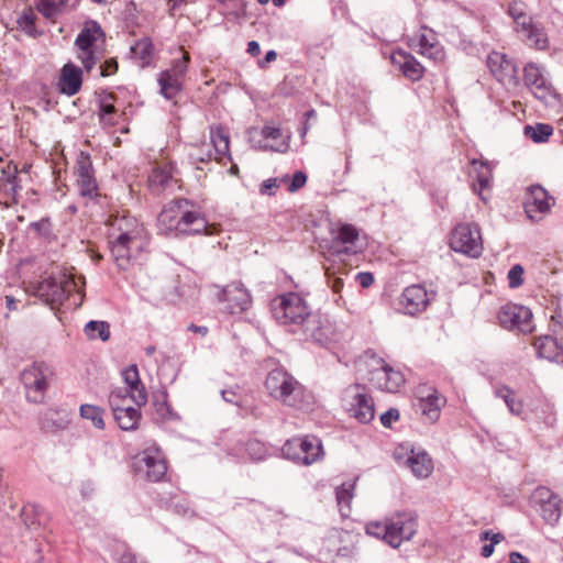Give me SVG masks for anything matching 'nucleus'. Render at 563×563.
<instances>
[{
	"label": "nucleus",
	"mask_w": 563,
	"mask_h": 563,
	"mask_svg": "<svg viewBox=\"0 0 563 563\" xmlns=\"http://www.w3.org/2000/svg\"><path fill=\"white\" fill-rule=\"evenodd\" d=\"M282 454L285 459L300 465H311L323 455L321 440L313 435L305 438H292L282 446Z\"/></svg>",
	"instance_id": "obj_8"
},
{
	"label": "nucleus",
	"mask_w": 563,
	"mask_h": 563,
	"mask_svg": "<svg viewBox=\"0 0 563 563\" xmlns=\"http://www.w3.org/2000/svg\"><path fill=\"white\" fill-rule=\"evenodd\" d=\"M419 52L420 54L428 56L434 60L440 59L443 56L442 49L434 46L433 43L428 38L426 34L419 37Z\"/></svg>",
	"instance_id": "obj_45"
},
{
	"label": "nucleus",
	"mask_w": 563,
	"mask_h": 563,
	"mask_svg": "<svg viewBox=\"0 0 563 563\" xmlns=\"http://www.w3.org/2000/svg\"><path fill=\"white\" fill-rule=\"evenodd\" d=\"M30 227L41 236H47L49 234V221L47 219L32 222Z\"/></svg>",
	"instance_id": "obj_58"
},
{
	"label": "nucleus",
	"mask_w": 563,
	"mask_h": 563,
	"mask_svg": "<svg viewBox=\"0 0 563 563\" xmlns=\"http://www.w3.org/2000/svg\"><path fill=\"white\" fill-rule=\"evenodd\" d=\"M180 235H211L217 231V227L209 224L202 217L200 208L196 202L186 198H180Z\"/></svg>",
	"instance_id": "obj_11"
},
{
	"label": "nucleus",
	"mask_w": 563,
	"mask_h": 563,
	"mask_svg": "<svg viewBox=\"0 0 563 563\" xmlns=\"http://www.w3.org/2000/svg\"><path fill=\"white\" fill-rule=\"evenodd\" d=\"M220 300L225 302V310L235 314L245 311L252 302L249 290L242 283L235 282L222 288Z\"/></svg>",
	"instance_id": "obj_20"
},
{
	"label": "nucleus",
	"mask_w": 563,
	"mask_h": 563,
	"mask_svg": "<svg viewBox=\"0 0 563 563\" xmlns=\"http://www.w3.org/2000/svg\"><path fill=\"white\" fill-rule=\"evenodd\" d=\"M146 232H109L108 244L111 257L119 269H126L131 260L141 253L146 244Z\"/></svg>",
	"instance_id": "obj_4"
},
{
	"label": "nucleus",
	"mask_w": 563,
	"mask_h": 563,
	"mask_svg": "<svg viewBox=\"0 0 563 563\" xmlns=\"http://www.w3.org/2000/svg\"><path fill=\"white\" fill-rule=\"evenodd\" d=\"M327 284L332 289L334 294H340L342 290L344 283L343 279L339 276H335L329 268L325 271Z\"/></svg>",
	"instance_id": "obj_53"
},
{
	"label": "nucleus",
	"mask_w": 563,
	"mask_h": 563,
	"mask_svg": "<svg viewBox=\"0 0 563 563\" xmlns=\"http://www.w3.org/2000/svg\"><path fill=\"white\" fill-rule=\"evenodd\" d=\"M210 139L214 147L217 157L221 162L224 157H230V140L229 134L221 125L210 128Z\"/></svg>",
	"instance_id": "obj_33"
},
{
	"label": "nucleus",
	"mask_w": 563,
	"mask_h": 563,
	"mask_svg": "<svg viewBox=\"0 0 563 563\" xmlns=\"http://www.w3.org/2000/svg\"><path fill=\"white\" fill-rule=\"evenodd\" d=\"M76 169L80 195L97 203H101V200L106 197L99 192L90 157L81 154L77 161Z\"/></svg>",
	"instance_id": "obj_17"
},
{
	"label": "nucleus",
	"mask_w": 563,
	"mask_h": 563,
	"mask_svg": "<svg viewBox=\"0 0 563 563\" xmlns=\"http://www.w3.org/2000/svg\"><path fill=\"white\" fill-rule=\"evenodd\" d=\"M504 539H505V537L501 533H499V532L493 534L492 538H490V543L489 544H485L482 548V552H481L482 556L483 558H489L494 553L495 544H498Z\"/></svg>",
	"instance_id": "obj_55"
},
{
	"label": "nucleus",
	"mask_w": 563,
	"mask_h": 563,
	"mask_svg": "<svg viewBox=\"0 0 563 563\" xmlns=\"http://www.w3.org/2000/svg\"><path fill=\"white\" fill-rule=\"evenodd\" d=\"M66 0H38L36 9L46 18L55 19L63 13Z\"/></svg>",
	"instance_id": "obj_42"
},
{
	"label": "nucleus",
	"mask_w": 563,
	"mask_h": 563,
	"mask_svg": "<svg viewBox=\"0 0 563 563\" xmlns=\"http://www.w3.org/2000/svg\"><path fill=\"white\" fill-rule=\"evenodd\" d=\"M112 412L114 420L121 430L133 431L139 428L142 417L140 409L128 405L124 407H117Z\"/></svg>",
	"instance_id": "obj_32"
},
{
	"label": "nucleus",
	"mask_w": 563,
	"mask_h": 563,
	"mask_svg": "<svg viewBox=\"0 0 563 563\" xmlns=\"http://www.w3.org/2000/svg\"><path fill=\"white\" fill-rule=\"evenodd\" d=\"M508 563H529L528 558L522 555L519 552H511L509 554V562Z\"/></svg>",
	"instance_id": "obj_64"
},
{
	"label": "nucleus",
	"mask_w": 563,
	"mask_h": 563,
	"mask_svg": "<svg viewBox=\"0 0 563 563\" xmlns=\"http://www.w3.org/2000/svg\"><path fill=\"white\" fill-rule=\"evenodd\" d=\"M133 57L137 58L142 66L150 64L153 44L150 38H142L131 46Z\"/></svg>",
	"instance_id": "obj_43"
},
{
	"label": "nucleus",
	"mask_w": 563,
	"mask_h": 563,
	"mask_svg": "<svg viewBox=\"0 0 563 563\" xmlns=\"http://www.w3.org/2000/svg\"><path fill=\"white\" fill-rule=\"evenodd\" d=\"M418 528L417 514L411 510L396 511L382 521H371L365 531L383 540L391 548H399L402 542L409 541Z\"/></svg>",
	"instance_id": "obj_2"
},
{
	"label": "nucleus",
	"mask_w": 563,
	"mask_h": 563,
	"mask_svg": "<svg viewBox=\"0 0 563 563\" xmlns=\"http://www.w3.org/2000/svg\"><path fill=\"white\" fill-rule=\"evenodd\" d=\"M487 67L503 86L507 88L518 87L517 65L505 54L499 52L490 53L487 57Z\"/></svg>",
	"instance_id": "obj_16"
},
{
	"label": "nucleus",
	"mask_w": 563,
	"mask_h": 563,
	"mask_svg": "<svg viewBox=\"0 0 563 563\" xmlns=\"http://www.w3.org/2000/svg\"><path fill=\"white\" fill-rule=\"evenodd\" d=\"M307 181V176L303 172H296L292 176L291 183L289 185V191H297L301 187L305 186Z\"/></svg>",
	"instance_id": "obj_57"
},
{
	"label": "nucleus",
	"mask_w": 563,
	"mask_h": 563,
	"mask_svg": "<svg viewBox=\"0 0 563 563\" xmlns=\"http://www.w3.org/2000/svg\"><path fill=\"white\" fill-rule=\"evenodd\" d=\"M277 188L276 179H267L261 186V192L272 195L274 194V189Z\"/></svg>",
	"instance_id": "obj_62"
},
{
	"label": "nucleus",
	"mask_w": 563,
	"mask_h": 563,
	"mask_svg": "<svg viewBox=\"0 0 563 563\" xmlns=\"http://www.w3.org/2000/svg\"><path fill=\"white\" fill-rule=\"evenodd\" d=\"M355 483H343L335 489V497L338 500V504L340 506L345 505L350 506V503L353 498V489H354Z\"/></svg>",
	"instance_id": "obj_48"
},
{
	"label": "nucleus",
	"mask_w": 563,
	"mask_h": 563,
	"mask_svg": "<svg viewBox=\"0 0 563 563\" xmlns=\"http://www.w3.org/2000/svg\"><path fill=\"white\" fill-rule=\"evenodd\" d=\"M229 454L240 459H249L252 462H261L268 456V449L262 441L250 438L236 442L230 449Z\"/></svg>",
	"instance_id": "obj_24"
},
{
	"label": "nucleus",
	"mask_w": 563,
	"mask_h": 563,
	"mask_svg": "<svg viewBox=\"0 0 563 563\" xmlns=\"http://www.w3.org/2000/svg\"><path fill=\"white\" fill-rule=\"evenodd\" d=\"M358 239V232L352 224H343L339 228L334 242L353 244Z\"/></svg>",
	"instance_id": "obj_46"
},
{
	"label": "nucleus",
	"mask_w": 563,
	"mask_h": 563,
	"mask_svg": "<svg viewBox=\"0 0 563 563\" xmlns=\"http://www.w3.org/2000/svg\"><path fill=\"white\" fill-rule=\"evenodd\" d=\"M516 31L528 45L538 49H544L548 46V37L541 26L533 23L532 18L527 12L519 19H515Z\"/></svg>",
	"instance_id": "obj_22"
},
{
	"label": "nucleus",
	"mask_w": 563,
	"mask_h": 563,
	"mask_svg": "<svg viewBox=\"0 0 563 563\" xmlns=\"http://www.w3.org/2000/svg\"><path fill=\"white\" fill-rule=\"evenodd\" d=\"M494 395L504 400L511 415L519 417L523 413V401L518 399L515 390L507 385L496 386Z\"/></svg>",
	"instance_id": "obj_36"
},
{
	"label": "nucleus",
	"mask_w": 563,
	"mask_h": 563,
	"mask_svg": "<svg viewBox=\"0 0 563 563\" xmlns=\"http://www.w3.org/2000/svg\"><path fill=\"white\" fill-rule=\"evenodd\" d=\"M189 60V55L184 54L180 58L173 62L169 69L159 74L157 81L164 98L172 100L183 90Z\"/></svg>",
	"instance_id": "obj_13"
},
{
	"label": "nucleus",
	"mask_w": 563,
	"mask_h": 563,
	"mask_svg": "<svg viewBox=\"0 0 563 563\" xmlns=\"http://www.w3.org/2000/svg\"><path fill=\"white\" fill-rule=\"evenodd\" d=\"M418 394L417 408L428 420L431 422L437 421L442 407L446 404V398L441 396L434 388H420Z\"/></svg>",
	"instance_id": "obj_23"
},
{
	"label": "nucleus",
	"mask_w": 563,
	"mask_h": 563,
	"mask_svg": "<svg viewBox=\"0 0 563 563\" xmlns=\"http://www.w3.org/2000/svg\"><path fill=\"white\" fill-rule=\"evenodd\" d=\"M82 85V70L73 63H66L59 76L58 86L63 93L67 96L76 95Z\"/></svg>",
	"instance_id": "obj_28"
},
{
	"label": "nucleus",
	"mask_w": 563,
	"mask_h": 563,
	"mask_svg": "<svg viewBox=\"0 0 563 563\" xmlns=\"http://www.w3.org/2000/svg\"><path fill=\"white\" fill-rule=\"evenodd\" d=\"M356 280L362 287L367 288L374 283V276L372 273L362 272L356 275Z\"/></svg>",
	"instance_id": "obj_61"
},
{
	"label": "nucleus",
	"mask_w": 563,
	"mask_h": 563,
	"mask_svg": "<svg viewBox=\"0 0 563 563\" xmlns=\"http://www.w3.org/2000/svg\"><path fill=\"white\" fill-rule=\"evenodd\" d=\"M556 497L558 496L551 489L540 486L533 490L531 500L534 505L540 506L542 504L551 501Z\"/></svg>",
	"instance_id": "obj_49"
},
{
	"label": "nucleus",
	"mask_w": 563,
	"mask_h": 563,
	"mask_svg": "<svg viewBox=\"0 0 563 563\" xmlns=\"http://www.w3.org/2000/svg\"><path fill=\"white\" fill-rule=\"evenodd\" d=\"M78 289V280L66 272L52 273L35 287V295L52 308L62 305L73 291Z\"/></svg>",
	"instance_id": "obj_5"
},
{
	"label": "nucleus",
	"mask_w": 563,
	"mask_h": 563,
	"mask_svg": "<svg viewBox=\"0 0 563 563\" xmlns=\"http://www.w3.org/2000/svg\"><path fill=\"white\" fill-rule=\"evenodd\" d=\"M269 396L291 407L299 406L302 386L284 368L271 371L265 380Z\"/></svg>",
	"instance_id": "obj_6"
},
{
	"label": "nucleus",
	"mask_w": 563,
	"mask_h": 563,
	"mask_svg": "<svg viewBox=\"0 0 563 563\" xmlns=\"http://www.w3.org/2000/svg\"><path fill=\"white\" fill-rule=\"evenodd\" d=\"M499 324L507 330H517L521 333H530L533 330L532 312L529 308L507 303L498 312Z\"/></svg>",
	"instance_id": "obj_14"
},
{
	"label": "nucleus",
	"mask_w": 563,
	"mask_h": 563,
	"mask_svg": "<svg viewBox=\"0 0 563 563\" xmlns=\"http://www.w3.org/2000/svg\"><path fill=\"white\" fill-rule=\"evenodd\" d=\"M376 363L379 367H376L371 372L369 380L372 384L380 390L388 393L397 391L405 383L402 373L395 371L382 358L376 360Z\"/></svg>",
	"instance_id": "obj_19"
},
{
	"label": "nucleus",
	"mask_w": 563,
	"mask_h": 563,
	"mask_svg": "<svg viewBox=\"0 0 563 563\" xmlns=\"http://www.w3.org/2000/svg\"><path fill=\"white\" fill-rule=\"evenodd\" d=\"M122 378L126 387L130 388V399L140 408L147 402V393L141 382L136 365H130L122 371Z\"/></svg>",
	"instance_id": "obj_26"
},
{
	"label": "nucleus",
	"mask_w": 563,
	"mask_h": 563,
	"mask_svg": "<svg viewBox=\"0 0 563 563\" xmlns=\"http://www.w3.org/2000/svg\"><path fill=\"white\" fill-rule=\"evenodd\" d=\"M399 419V410L396 408H390L386 412L380 416V422L384 427L389 428L393 422Z\"/></svg>",
	"instance_id": "obj_56"
},
{
	"label": "nucleus",
	"mask_w": 563,
	"mask_h": 563,
	"mask_svg": "<svg viewBox=\"0 0 563 563\" xmlns=\"http://www.w3.org/2000/svg\"><path fill=\"white\" fill-rule=\"evenodd\" d=\"M523 268L519 264L514 265L508 272L509 286L511 288L519 287L522 283Z\"/></svg>",
	"instance_id": "obj_51"
},
{
	"label": "nucleus",
	"mask_w": 563,
	"mask_h": 563,
	"mask_svg": "<svg viewBox=\"0 0 563 563\" xmlns=\"http://www.w3.org/2000/svg\"><path fill=\"white\" fill-rule=\"evenodd\" d=\"M135 474L150 482L162 481L167 473V464L158 449H146L134 457Z\"/></svg>",
	"instance_id": "obj_12"
},
{
	"label": "nucleus",
	"mask_w": 563,
	"mask_h": 563,
	"mask_svg": "<svg viewBox=\"0 0 563 563\" xmlns=\"http://www.w3.org/2000/svg\"><path fill=\"white\" fill-rule=\"evenodd\" d=\"M450 246L453 251L478 257L483 252V240L478 224L460 223L451 234Z\"/></svg>",
	"instance_id": "obj_9"
},
{
	"label": "nucleus",
	"mask_w": 563,
	"mask_h": 563,
	"mask_svg": "<svg viewBox=\"0 0 563 563\" xmlns=\"http://www.w3.org/2000/svg\"><path fill=\"white\" fill-rule=\"evenodd\" d=\"M525 85L532 91L536 98L547 100L555 96V89L549 78L547 69L536 63H528L523 68Z\"/></svg>",
	"instance_id": "obj_15"
},
{
	"label": "nucleus",
	"mask_w": 563,
	"mask_h": 563,
	"mask_svg": "<svg viewBox=\"0 0 563 563\" xmlns=\"http://www.w3.org/2000/svg\"><path fill=\"white\" fill-rule=\"evenodd\" d=\"M527 12H528L527 4L525 2L515 0L509 3L508 13L512 18V20L519 19L521 15L526 14Z\"/></svg>",
	"instance_id": "obj_54"
},
{
	"label": "nucleus",
	"mask_w": 563,
	"mask_h": 563,
	"mask_svg": "<svg viewBox=\"0 0 563 563\" xmlns=\"http://www.w3.org/2000/svg\"><path fill=\"white\" fill-rule=\"evenodd\" d=\"M533 345L539 357L563 364V347L555 338L551 335L539 336L534 340Z\"/></svg>",
	"instance_id": "obj_29"
},
{
	"label": "nucleus",
	"mask_w": 563,
	"mask_h": 563,
	"mask_svg": "<svg viewBox=\"0 0 563 563\" xmlns=\"http://www.w3.org/2000/svg\"><path fill=\"white\" fill-rule=\"evenodd\" d=\"M18 170L16 167H11L10 165H7L5 167L1 168V176H0V192H3L5 197L12 198L15 201V196L21 189V187L18 185Z\"/></svg>",
	"instance_id": "obj_34"
},
{
	"label": "nucleus",
	"mask_w": 563,
	"mask_h": 563,
	"mask_svg": "<svg viewBox=\"0 0 563 563\" xmlns=\"http://www.w3.org/2000/svg\"><path fill=\"white\" fill-rule=\"evenodd\" d=\"M542 518L550 525H554L561 517V499L559 497L539 506Z\"/></svg>",
	"instance_id": "obj_44"
},
{
	"label": "nucleus",
	"mask_w": 563,
	"mask_h": 563,
	"mask_svg": "<svg viewBox=\"0 0 563 563\" xmlns=\"http://www.w3.org/2000/svg\"><path fill=\"white\" fill-rule=\"evenodd\" d=\"M54 378V366L44 361H35L26 366L21 373L26 399L34 404H42Z\"/></svg>",
	"instance_id": "obj_3"
},
{
	"label": "nucleus",
	"mask_w": 563,
	"mask_h": 563,
	"mask_svg": "<svg viewBox=\"0 0 563 563\" xmlns=\"http://www.w3.org/2000/svg\"><path fill=\"white\" fill-rule=\"evenodd\" d=\"M553 199L548 195V191L541 186H531L525 201V211L529 219L540 221L547 214Z\"/></svg>",
	"instance_id": "obj_21"
},
{
	"label": "nucleus",
	"mask_w": 563,
	"mask_h": 563,
	"mask_svg": "<svg viewBox=\"0 0 563 563\" xmlns=\"http://www.w3.org/2000/svg\"><path fill=\"white\" fill-rule=\"evenodd\" d=\"M180 198L168 202L157 217V224L165 234L175 233L180 235Z\"/></svg>",
	"instance_id": "obj_25"
},
{
	"label": "nucleus",
	"mask_w": 563,
	"mask_h": 563,
	"mask_svg": "<svg viewBox=\"0 0 563 563\" xmlns=\"http://www.w3.org/2000/svg\"><path fill=\"white\" fill-rule=\"evenodd\" d=\"M80 417L82 419L91 421L92 426L99 430H103L106 427L103 420L104 410L98 406L85 404L79 408Z\"/></svg>",
	"instance_id": "obj_39"
},
{
	"label": "nucleus",
	"mask_w": 563,
	"mask_h": 563,
	"mask_svg": "<svg viewBox=\"0 0 563 563\" xmlns=\"http://www.w3.org/2000/svg\"><path fill=\"white\" fill-rule=\"evenodd\" d=\"M261 134L264 139H272V140H278L282 137V130L276 126L265 125Z\"/></svg>",
	"instance_id": "obj_60"
},
{
	"label": "nucleus",
	"mask_w": 563,
	"mask_h": 563,
	"mask_svg": "<svg viewBox=\"0 0 563 563\" xmlns=\"http://www.w3.org/2000/svg\"><path fill=\"white\" fill-rule=\"evenodd\" d=\"M109 232H146L144 225L129 212L122 211L112 214L108 221Z\"/></svg>",
	"instance_id": "obj_30"
},
{
	"label": "nucleus",
	"mask_w": 563,
	"mask_h": 563,
	"mask_svg": "<svg viewBox=\"0 0 563 563\" xmlns=\"http://www.w3.org/2000/svg\"><path fill=\"white\" fill-rule=\"evenodd\" d=\"M162 396H163L162 401H159V400L155 401V408H156L157 413L164 419L165 418H170V419L176 418V415L172 411V409L169 408V405L167 402L166 393H163Z\"/></svg>",
	"instance_id": "obj_52"
},
{
	"label": "nucleus",
	"mask_w": 563,
	"mask_h": 563,
	"mask_svg": "<svg viewBox=\"0 0 563 563\" xmlns=\"http://www.w3.org/2000/svg\"><path fill=\"white\" fill-rule=\"evenodd\" d=\"M172 166L163 165L153 168L148 176V186L153 191L168 188L173 181Z\"/></svg>",
	"instance_id": "obj_37"
},
{
	"label": "nucleus",
	"mask_w": 563,
	"mask_h": 563,
	"mask_svg": "<svg viewBox=\"0 0 563 563\" xmlns=\"http://www.w3.org/2000/svg\"><path fill=\"white\" fill-rule=\"evenodd\" d=\"M274 319L301 333L306 340L327 345L332 340V325L327 318L312 312L307 301L297 292L277 296L271 302Z\"/></svg>",
	"instance_id": "obj_1"
},
{
	"label": "nucleus",
	"mask_w": 563,
	"mask_h": 563,
	"mask_svg": "<svg viewBox=\"0 0 563 563\" xmlns=\"http://www.w3.org/2000/svg\"><path fill=\"white\" fill-rule=\"evenodd\" d=\"M36 14L34 13L32 8H26L22 11L20 16L16 20L18 26L21 31H23L26 35L31 37H37L42 34L36 29Z\"/></svg>",
	"instance_id": "obj_38"
},
{
	"label": "nucleus",
	"mask_w": 563,
	"mask_h": 563,
	"mask_svg": "<svg viewBox=\"0 0 563 563\" xmlns=\"http://www.w3.org/2000/svg\"><path fill=\"white\" fill-rule=\"evenodd\" d=\"M433 297L422 285H411L404 289L399 305L405 313L415 316L424 311Z\"/></svg>",
	"instance_id": "obj_18"
},
{
	"label": "nucleus",
	"mask_w": 563,
	"mask_h": 563,
	"mask_svg": "<svg viewBox=\"0 0 563 563\" xmlns=\"http://www.w3.org/2000/svg\"><path fill=\"white\" fill-rule=\"evenodd\" d=\"M69 420L58 410L47 409L40 419L41 429L46 432H56L68 427Z\"/></svg>",
	"instance_id": "obj_35"
},
{
	"label": "nucleus",
	"mask_w": 563,
	"mask_h": 563,
	"mask_svg": "<svg viewBox=\"0 0 563 563\" xmlns=\"http://www.w3.org/2000/svg\"><path fill=\"white\" fill-rule=\"evenodd\" d=\"M100 69L103 77L113 75L118 70V62L114 58L108 59L100 66Z\"/></svg>",
	"instance_id": "obj_59"
},
{
	"label": "nucleus",
	"mask_w": 563,
	"mask_h": 563,
	"mask_svg": "<svg viewBox=\"0 0 563 563\" xmlns=\"http://www.w3.org/2000/svg\"><path fill=\"white\" fill-rule=\"evenodd\" d=\"M84 331L90 340L100 339L106 342L110 339V324L107 321L91 320L85 325Z\"/></svg>",
	"instance_id": "obj_40"
},
{
	"label": "nucleus",
	"mask_w": 563,
	"mask_h": 563,
	"mask_svg": "<svg viewBox=\"0 0 563 563\" xmlns=\"http://www.w3.org/2000/svg\"><path fill=\"white\" fill-rule=\"evenodd\" d=\"M343 401L349 415L358 422L368 423L374 419V401L361 385H353L346 388Z\"/></svg>",
	"instance_id": "obj_10"
},
{
	"label": "nucleus",
	"mask_w": 563,
	"mask_h": 563,
	"mask_svg": "<svg viewBox=\"0 0 563 563\" xmlns=\"http://www.w3.org/2000/svg\"><path fill=\"white\" fill-rule=\"evenodd\" d=\"M104 44V32L100 24L90 21L85 24L76 37L77 58L82 63L85 69L90 71L99 60V48Z\"/></svg>",
	"instance_id": "obj_7"
},
{
	"label": "nucleus",
	"mask_w": 563,
	"mask_h": 563,
	"mask_svg": "<svg viewBox=\"0 0 563 563\" xmlns=\"http://www.w3.org/2000/svg\"><path fill=\"white\" fill-rule=\"evenodd\" d=\"M552 134L553 128L547 123L525 126V135L536 143L547 142Z\"/></svg>",
	"instance_id": "obj_41"
},
{
	"label": "nucleus",
	"mask_w": 563,
	"mask_h": 563,
	"mask_svg": "<svg viewBox=\"0 0 563 563\" xmlns=\"http://www.w3.org/2000/svg\"><path fill=\"white\" fill-rule=\"evenodd\" d=\"M115 112L114 106L112 103H108L106 101H101L99 106V117L100 121L104 125H113L114 121L111 115Z\"/></svg>",
	"instance_id": "obj_50"
},
{
	"label": "nucleus",
	"mask_w": 563,
	"mask_h": 563,
	"mask_svg": "<svg viewBox=\"0 0 563 563\" xmlns=\"http://www.w3.org/2000/svg\"><path fill=\"white\" fill-rule=\"evenodd\" d=\"M406 465L418 478H427L433 471V462L424 451L411 450V454L406 460Z\"/></svg>",
	"instance_id": "obj_31"
},
{
	"label": "nucleus",
	"mask_w": 563,
	"mask_h": 563,
	"mask_svg": "<svg viewBox=\"0 0 563 563\" xmlns=\"http://www.w3.org/2000/svg\"><path fill=\"white\" fill-rule=\"evenodd\" d=\"M130 398V388L118 387L111 390L109 395V404L112 410L117 407L126 406L125 402Z\"/></svg>",
	"instance_id": "obj_47"
},
{
	"label": "nucleus",
	"mask_w": 563,
	"mask_h": 563,
	"mask_svg": "<svg viewBox=\"0 0 563 563\" xmlns=\"http://www.w3.org/2000/svg\"><path fill=\"white\" fill-rule=\"evenodd\" d=\"M190 158L195 162H209L212 158V154L208 151L206 154L202 153H191Z\"/></svg>",
	"instance_id": "obj_63"
},
{
	"label": "nucleus",
	"mask_w": 563,
	"mask_h": 563,
	"mask_svg": "<svg viewBox=\"0 0 563 563\" xmlns=\"http://www.w3.org/2000/svg\"><path fill=\"white\" fill-rule=\"evenodd\" d=\"M391 63L398 67L405 77L412 81L420 80L423 76L422 65L410 54L404 51L394 52Z\"/></svg>",
	"instance_id": "obj_27"
}]
</instances>
